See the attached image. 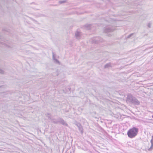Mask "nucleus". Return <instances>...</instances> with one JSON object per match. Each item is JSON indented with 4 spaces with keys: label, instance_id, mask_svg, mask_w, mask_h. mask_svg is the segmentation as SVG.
<instances>
[{
    "label": "nucleus",
    "instance_id": "3",
    "mask_svg": "<svg viewBox=\"0 0 153 153\" xmlns=\"http://www.w3.org/2000/svg\"><path fill=\"white\" fill-rule=\"evenodd\" d=\"M115 30V27L114 26H109L105 28L104 32L105 33H107L113 32Z\"/></svg>",
    "mask_w": 153,
    "mask_h": 153
},
{
    "label": "nucleus",
    "instance_id": "17",
    "mask_svg": "<svg viewBox=\"0 0 153 153\" xmlns=\"http://www.w3.org/2000/svg\"><path fill=\"white\" fill-rule=\"evenodd\" d=\"M151 25H152L151 23L149 22L148 23V24L147 25V26L149 28H151Z\"/></svg>",
    "mask_w": 153,
    "mask_h": 153
},
{
    "label": "nucleus",
    "instance_id": "14",
    "mask_svg": "<svg viewBox=\"0 0 153 153\" xmlns=\"http://www.w3.org/2000/svg\"><path fill=\"white\" fill-rule=\"evenodd\" d=\"M30 19L31 20H32L33 22H35L37 23L38 24H39V23L37 22V21L36 20H35L34 19L31 17L30 18Z\"/></svg>",
    "mask_w": 153,
    "mask_h": 153
},
{
    "label": "nucleus",
    "instance_id": "5",
    "mask_svg": "<svg viewBox=\"0 0 153 153\" xmlns=\"http://www.w3.org/2000/svg\"><path fill=\"white\" fill-rule=\"evenodd\" d=\"M102 39L99 36L93 39L91 41L92 43L95 44L99 43L100 42H102Z\"/></svg>",
    "mask_w": 153,
    "mask_h": 153
},
{
    "label": "nucleus",
    "instance_id": "23",
    "mask_svg": "<svg viewBox=\"0 0 153 153\" xmlns=\"http://www.w3.org/2000/svg\"><path fill=\"white\" fill-rule=\"evenodd\" d=\"M2 44L3 45H5V44L4 43H2Z\"/></svg>",
    "mask_w": 153,
    "mask_h": 153
},
{
    "label": "nucleus",
    "instance_id": "26",
    "mask_svg": "<svg viewBox=\"0 0 153 153\" xmlns=\"http://www.w3.org/2000/svg\"><path fill=\"white\" fill-rule=\"evenodd\" d=\"M152 139H153V135L152 136Z\"/></svg>",
    "mask_w": 153,
    "mask_h": 153
},
{
    "label": "nucleus",
    "instance_id": "30",
    "mask_svg": "<svg viewBox=\"0 0 153 153\" xmlns=\"http://www.w3.org/2000/svg\"><path fill=\"white\" fill-rule=\"evenodd\" d=\"M1 86H0V88H1Z\"/></svg>",
    "mask_w": 153,
    "mask_h": 153
},
{
    "label": "nucleus",
    "instance_id": "11",
    "mask_svg": "<svg viewBox=\"0 0 153 153\" xmlns=\"http://www.w3.org/2000/svg\"><path fill=\"white\" fill-rule=\"evenodd\" d=\"M91 24H86L85 25V26L87 29L89 30L91 29Z\"/></svg>",
    "mask_w": 153,
    "mask_h": 153
},
{
    "label": "nucleus",
    "instance_id": "10",
    "mask_svg": "<svg viewBox=\"0 0 153 153\" xmlns=\"http://www.w3.org/2000/svg\"><path fill=\"white\" fill-rule=\"evenodd\" d=\"M75 35L76 38H78L80 36V33L79 31H76L75 33Z\"/></svg>",
    "mask_w": 153,
    "mask_h": 153
},
{
    "label": "nucleus",
    "instance_id": "8",
    "mask_svg": "<svg viewBox=\"0 0 153 153\" xmlns=\"http://www.w3.org/2000/svg\"><path fill=\"white\" fill-rule=\"evenodd\" d=\"M112 66L111 65V62H109L108 63L106 64L104 66V68H108L109 67H112Z\"/></svg>",
    "mask_w": 153,
    "mask_h": 153
},
{
    "label": "nucleus",
    "instance_id": "22",
    "mask_svg": "<svg viewBox=\"0 0 153 153\" xmlns=\"http://www.w3.org/2000/svg\"><path fill=\"white\" fill-rule=\"evenodd\" d=\"M147 35H148V34H145L144 35L143 37H144L145 36H147Z\"/></svg>",
    "mask_w": 153,
    "mask_h": 153
},
{
    "label": "nucleus",
    "instance_id": "9",
    "mask_svg": "<svg viewBox=\"0 0 153 153\" xmlns=\"http://www.w3.org/2000/svg\"><path fill=\"white\" fill-rule=\"evenodd\" d=\"M52 122L54 124H57L59 123V118L57 119V120L53 119L52 120Z\"/></svg>",
    "mask_w": 153,
    "mask_h": 153
},
{
    "label": "nucleus",
    "instance_id": "13",
    "mask_svg": "<svg viewBox=\"0 0 153 153\" xmlns=\"http://www.w3.org/2000/svg\"><path fill=\"white\" fill-rule=\"evenodd\" d=\"M135 34V33H133L128 35L127 37V38L128 39L131 37L133 35Z\"/></svg>",
    "mask_w": 153,
    "mask_h": 153
},
{
    "label": "nucleus",
    "instance_id": "15",
    "mask_svg": "<svg viewBox=\"0 0 153 153\" xmlns=\"http://www.w3.org/2000/svg\"><path fill=\"white\" fill-rule=\"evenodd\" d=\"M66 0H63V1H59V3L60 4H63V3H65V2H66Z\"/></svg>",
    "mask_w": 153,
    "mask_h": 153
},
{
    "label": "nucleus",
    "instance_id": "16",
    "mask_svg": "<svg viewBox=\"0 0 153 153\" xmlns=\"http://www.w3.org/2000/svg\"><path fill=\"white\" fill-rule=\"evenodd\" d=\"M4 71L2 69L0 68V73L2 74H3L4 73Z\"/></svg>",
    "mask_w": 153,
    "mask_h": 153
},
{
    "label": "nucleus",
    "instance_id": "24",
    "mask_svg": "<svg viewBox=\"0 0 153 153\" xmlns=\"http://www.w3.org/2000/svg\"><path fill=\"white\" fill-rule=\"evenodd\" d=\"M108 36H111V35L110 34H109L108 35Z\"/></svg>",
    "mask_w": 153,
    "mask_h": 153
},
{
    "label": "nucleus",
    "instance_id": "12",
    "mask_svg": "<svg viewBox=\"0 0 153 153\" xmlns=\"http://www.w3.org/2000/svg\"><path fill=\"white\" fill-rule=\"evenodd\" d=\"M151 145L149 148L148 149V150L149 151H151L153 149V144H151Z\"/></svg>",
    "mask_w": 153,
    "mask_h": 153
},
{
    "label": "nucleus",
    "instance_id": "20",
    "mask_svg": "<svg viewBox=\"0 0 153 153\" xmlns=\"http://www.w3.org/2000/svg\"><path fill=\"white\" fill-rule=\"evenodd\" d=\"M35 16L36 17H40L39 16V15H35Z\"/></svg>",
    "mask_w": 153,
    "mask_h": 153
},
{
    "label": "nucleus",
    "instance_id": "28",
    "mask_svg": "<svg viewBox=\"0 0 153 153\" xmlns=\"http://www.w3.org/2000/svg\"><path fill=\"white\" fill-rule=\"evenodd\" d=\"M39 9H35V10H39Z\"/></svg>",
    "mask_w": 153,
    "mask_h": 153
},
{
    "label": "nucleus",
    "instance_id": "7",
    "mask_svg": "<svg viewBox=\"0 0 153 153\" xmlns=\"http://www.w3.org/2000/svg\"><path fill=\"white\" fill-rule=\"evenodd\" d=\"M52 54H53V59L54 60V62H55L59 65L60 64V62L56 58L55 55L53 52H52Z\"/></svg>",
    "mask_w": 153,
    "mask_h": 153
},
{
    "label": "nucleus",
    "instance_id": "2",
    "mask_svg": "<svg viewBox=\"0 0 153 153\" xmlns=\"http://www.w3.org/2000/svg\"><path fill=\"white\" fill-rule=\"evenodd\" d=\"M138 131V128L134 127L129 129L127 131V134L129 137L132 138L137 135Z\"/></svg>",
    "mask_w": 153,
    "mask_h": 153
},
{
    "label": "nucleus",
    "instance_id": "27",
    "mask_svg": "<svg viewBox=\"0 0 153 153\" xmlns=\"http://www.w3.org/2000/svg\"><path fill=\"white\" fill-rule=\"evenodd\" d=\"M48 118H50V116H48Z\"/></svg>",
    "mask_w": 153,
    "mask_h": 153
},
{
    "label": "nucleus",
    "instance_id": "4",
    "mask_svg": "<svg viewBox=\"0 0 153 153\" xmlns=\"http://www.w3.org/2000/svg\"><path fill=\"white\" fill-rule=\"evenodd\" d=\"M74 124L77 127L80 133L82 134L83 133V128L81 124L76 121H75Z\"/></svg>",
    "mask_w": 153,
    "mask_h": 153
},
{
    "label": "nucleus",
    "instance_id": "6",
    "mask_svg": "<svg viewBox=\"0 0 153 153\" xmlns=\"http://www.w3.org/2000/svg\"><path fill=\"white\" fill-rule=\"evenodd\" d=\"M59 123L63 125V126H68V125L66 123V122L62 118L59 117Z\"/></svg>",
    "mask_w": 153,
    "mask_h": 153
},
{
    "label": "nucleus",
    "instance_id": "1",
    "mask_svg": "<svg viewBox=\"0 0 153 153\" xmlns=\"http://www.w3.org/2000/svg\"><path fill=\"white\" fill-rule=\"evenodd\" d=\"M126 101L131 104L138 105L140 104V102L135 97L131 94H128L127 96Z\"/></svg>",
    "mask_w": 153,
    "mask_h": 153
},
{
    "label": "nucleus",
    "instance_id": "29",
    "mask_svg": "<svg viewBox=\"0 0 153 153\" xmlns=\"http://www.w3.org/2000/svg\"><path fill=\"white\" fill-rule=\"evenodd\" d=\"M152 118H153V114L152 115Z\"/></svg>",
    "mask_w": 153,
    "mask_h": 153
},
{
    "label": "nucleus",
    "instance_id": "19",
    "mask_svg": "<svg viewBox=\"0 0 153 153\" xmlns=\"http://www.w3.org/2000/svg\"><path fill=\"white\" fill-rule=\"evenodd\" d=\"M150 142L151 144H153V139H151V140L150 141Z\"/></svg>",
    "mask_w": 153,
    "mask_h": 153
},
{
    "label": "nucleus",
    "instance_id": "25",
    "mask_svg": "<svg viewBox=\"0 0 153 153\" xmlns=\"http://www.w3.org/2000/svg\"><path fill=\"white\" fill-rule=\"evenodd\" d=\"M48 115H50H50H51L50 114H49V113H48Z\"/></svg>",
    "mask_w": 153,
    "mask_h": 153
},
{
    "label": "nucleus",
    "instance_id": "18",
    "mask_svg": "<svg viewBox=\"0 0 153 153\" xmlns=\"http://www.w3.org/2000/svg\"><path fill=\"white\" fill-rule=\"evenodd\" d=\"M39 15L40 17L46 16L42 14H40Z\"/></svg>",
    "mask_w": 153,
    "mask_h": 153
},
{
    "label": "nucleus",
    "instance_id": "21",
    "mask_svg": "<svg viewBox=\"0 0 153 153\" xmlns=\"http://www.w3.org/2000/svg\"><path fill=\"white\" fill-rule=\"evenodd\" d=\"M68 89L69 90V91H71V88H68Z\"/></svg>",
    "mask_w": 153,
    "mask_h": 153
}]
</instances>
